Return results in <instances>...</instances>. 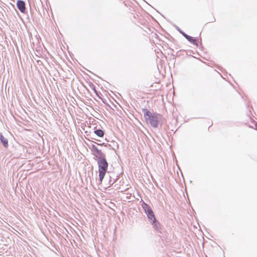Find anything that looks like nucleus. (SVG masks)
Returning <instances> with one entry per match:
<instances>
[{
	"label": "nucleus",
	"mask_w": 257,
	"mask_h": 257,
	"mask_svg": "<svg viewBox=\"0 0 257 257\" xmlns=\"http://www.w3.org/2000/svg\"><path fill=\"white\" fill-rule=\"evenodd\" d=\"M97 164L98 166L99 181L102 182L107 170L108 163L105 157H102L97 159Z\"/></svg>",
	"instance_id": "nucleus-2"
},
{
	"label": "nucleus",
	"mask_w": 257,
	"mask_h": 257,
	"mask_svg": "<svg viewBox=\"0 0 257 257\" xmlns=\"http://www.w3.org/2000/svg\"><path fill=\"white\" fill-rule=\"evenodd\" d=\"M116 179H115L113 181H111V180L109 181V184L110 185H113L115 182H116Z\"/></svg>",
	"instance_id": "nucleus-11"
},
{
	"label": "nucleus",
	"mask_w": 257,
	"mask_h": 257,
	"mask_svg": "<svg viewBox=\"0 0 257 257\" xmlns=\"http://www.w3.org/2000/svg\"><path fill=\"white\" fill-rule=\"evenodd\" d=\"M185 38L190 43H192L194 45L198 46V44L196 42V39L195 38H193L191 36H189L187 34L186 36H185Z\"/></svg>",
	"instance_id": "nucleus-8"
},
{
	"label": "nucleus",
	"mask_w": 257,
	"mask_h": 257,
	"mask_svg": "<svg viewBox=\"0 0 257 257\" xmlns=\"http://www.w3.org/2000/svg\"><path fill=\"white\" fill-rule=\"evenodd\" d=\"M215 21V19L214 18H213V20L211 22H213Z\"/></svg>",
	"instance_id": "nucleus-13"
},
{
	"label": "nucleus",
	"mask_w": 257,
	"mask_h": 257,
	"mask_svg": "<svg viewBox=\"0 0 257 257\" xmlns=\"http://www.w3.org/2000/svg\"><path fill=\"white\" fill-rule=\"evenodd\" d=\"M177 30L184 37L185 36L187 35V34L185 32H184L183 31L180 29L178 27H177Z\"/></svg>",
	"instance_id": "nucleus-10"
},
{
	"label": "nucleus",
	"mask_w": 257,
	"mask_h": 257,
	"mask_svg": "<svg viewBox=\"0 0 257 257\" xmlns=\"http://www.w3.org/2000/svg\"><path fill=\"white\" fill-rule=\"evenodd\" d=\"M255 128L257 130V122L255 124Z\"/></svg>",
	"instance_id": "nucleus-12"
},
{
	"label": "nucleus",
	"mask_w": 257,
	"mask_h": 257,
	"mask_svg": "<svg viewBox=\"0 0 257 257\" xmlns=\"http://www.w3.org/2000/svg\"><path fill=\"white\" fill-rule=\"evenodd\" d=\"M17 6L19 11L22 13H25L26 12V4L24 1L22 0H18L17 2Z\"/></svg>",
	"instance_id": "nucleus-5"
},
{
	"label": "nucleus",
	"mask_w": 257,
	"mask_h": 257,
	"mask_svg": "<svg viewBox=\"0 0 257 257\" xmlns=\"http://www.w3.org/2000/svg\"><path fill=\"white\" fill-rule=\"evenodd\" d=\"M90 149L93 153V155L98 159L102 157H105V154L101 151V150H99L95 145H92Z\"/></svg>",
	"instance_id": "nucleus-4"
},
{
	"label": "nucleus",
	"mask_w": 257,
	"mask_h": 257,
	"mask_svg": "<svg viewBox=\"0 0 257 257\" xmlns=\"http://www.w3.org/2000/svg\"><path fill=\"white\" fill-rule=\"evenodd\" d=\"M142 207L147 215L148 218L150 221L153 219L155 220V216L154 212L151 207L147 203L143 202L142 204Z\"/></svg>",
	"instance_id": "nucleus-3"
},
{
	"label": "nucleus",
	"mask_w": 257,
	"mask_h": 257,
	"mask_svg": "<svg viewBox=\"0 0 257 257\" xmlns=\"http://www.w3.org/2000/svg\"><path fill=\"white\" fill-rule=\"evenodd\" d=\"M0 140L3 145L5 148H8L9 147L8 141L7 139L4 137L2 133L0 132Z\"/></svg>",
	"instance_id": "nucleus-6"
},
{
	"label": "nucleus",
	"mask_w": 257,
	"mask_h": 257,
	"mask_svg": "<svg viewBox=\"0 0 257 257\" xmlns=\"http://www.w3.org/2000/svg\"><path fill=\"white\" fill-rule=\"evenodd\" d=\"M142 111L146 122L149 123L153 127H158L161 115L157 113H151L146 108H143Z\"/></svg>",
	"instance_id": "nucleus-1"
},
{
	"label": "nucleus",
	"mask_w": 257,
	"mask_h": 257,
	"mask_svg": "<svg viewBox=\"0 0 257 257\" xmlns=\"http://www.w3.org/2000/svg\"><path fill=\"white\" fill-rule=\"evenodd\" d=\"M151 223L153 227L157 231H159L161 229V224L160 223L156 220L155 218V220L153 219L151 221Z\"/></svg>",
	"instance_id": "nucleus-7"
},
{
	"label": "nucleus",
	"mask_w": 257,
	"mask_h": 257,
	"mask_svg": "<svg viewBox=\"0 0 257 257\" xmlns=\"http://www.w3.org/2000/svg\"><path fill=\"white\" fill-rule=\"evenodd\" d=\"M94 133L99 137H103L104 135V132L101 129H96L94 131Z\"/></svg>",
	"instance_id": "nucleus-9"
},
{
	"label": "nucleus",
	"mask_w": 257,
	"mask_h": 257,
	"mask_svg": "<svg viewBox=\"0 0 257 257\" xmlns=\"http://www.w3.org/2000/svg\"><path fill=\"white\" fill-rule=\"evenodd\" d=\"M98 145H100V146H102V144H97Z\"/></svg>",
	"instance_id": "nucleus-14"
}]
</instances>
